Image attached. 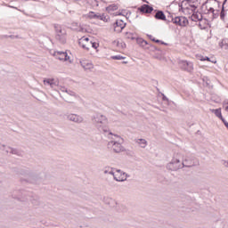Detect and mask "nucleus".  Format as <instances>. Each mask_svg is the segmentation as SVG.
Wrapping results in <instances>:
<instances>
[{
    "label": "nucleus",
    "instance_id": "nucleus-1",
    "mask_svg": "<svg viewBox=\"0 0 228 228\" xmlns=\"http://www.w3.org/2000/svg\"><path fill=\"white\" fill-rule=\"evenodd\" d=\"M40 173H37L35 171L27 170L21 173V176L20 178V183H28L30 184H35L40 181Z\"/></svg>",
    "mask_w": 228,
    "mask_h": 228
},
{
    "label": "nucleus",
    "instance_id": "nucleus-2",
    "mask_svg": "<svg viewBox=\"0 0 228 228\" xmlns=\"http://www.w3.org/2000/svg\"><path fill=\"white\" fill-rule=\"evenodd\" d=\"M93 123L94 124V126L100 130V131H103L104 133H106V127L104 126H106L108 124V118H106V116L101 114V113H96L93 116Z\"/></svg>",
    "mask_w": 228,
    "mask_h": 228
},
{
    "label": "nucleus",
    "instance_id": "nucleus-3",
    "mask_svg": "<svg viewBox=\"0 0 228 228\" xmlns=\"http://www.w3.org/2000/svg\"><path fill=\"white\" fill-rule=\"evenodd\" d=\"M117 141H110L108 143V147L110 149H112L113 152H116V154H118L120 152H124V151H126V148H124V146H122V144L118 142H123V138H121L118 135H114Z\"/></svg>",
    "mask_w": 228,
    "mask_h": 228
},
{
    "label": "nucleus",
    "instance_id": "nucleus-4",
    "mask_svg": "<svg viewBox=\"0 0 228 228\" xmlns=\"http://www.w3.org/2000/svg\"><path fill=\"white\" fill-rule=\"evenodd\" d=\"M55 38L61 44L67 43V30L61 25H54Z\"/></svg>",
    "mask_w": 228,
    "mask_h": 228
},
{
    "label": "nucleus",
    "instance_id": "nucleus-5",
    "mask_svg": "<svg viewBox=\"0 0 228 228\" xmlns=\"http://www.w3.org/2000/svg\"><path fill=\"white\" fill-rule=\"evenodd\" d=\"M167 168L172 172H177V170L183 168V162H181V155H176L174 157L172 160L167 165Z\"/></svg>",
    "mask_w": 228,
    "mask_h": 228
},
{
    "label": "nucleus",
    "instance_id": "nucleus-6",
    "mask_svg": "<svg viewBox=\"0 0 228 228\" xmlns=\"http://www.w3.org/2000/svg\"><path fill=\"white\" fill-rule=\"evenodd\" d=\"M195 10H197V5L191 3V20H193L194 22L199 21L200 28H206L202 26V13L195 12Z\"/></svg>",
    "mask_w": 228,
    "mask_h": 228
},
{
    "label": "nucleus",
    "instance_id": "nucleus-7",
    "mask_svg": "<svg viewBox=\"0 0 228 228\" xmlns=\"http://www.w3.org/2000/svg\"><path fill=\"white\" fill-rule=\"evenodd\" d=\"M170 22H173L175 26H181L183 28L188 26V19L184 16L170 17L167 20V24H170Z\"/></svg>",
    "mask_w": 228,
    "mask_h": 228
},
{
    "label": "nucleus",
    "instance_id": "nucleus-8",
    "mask_svg": "<svg viewBox=\"0 0 228 228\" xmlns=\"http://www.w3.org/2000/svg\"><path fill=\"white\" fill-rule=\"evenodd\" d=\"M67 120H69V122H74L75 124H83V121L85 118L81 115L77 114H67Z\"/></svg>",
    "mask_w": 228,
    "mask_h": 228
},
{
    "label": "nucleus",
    "instance_id": "nucleus-9",
    "mask_svg": "<svg viewBox=\"0 0 228 228\" xmlns=\"http://www.w3.org/2000/svg\"><path fill=\"white\" fill-rule=\"evenodd\" d=\"M178 63L183 70H186V72H193V62L188 61H179Z\"/></svg>",
    "mask_w": 228,
    "mask_h": 228
},
{
    "label": "nucleus",
    "instance_id": "nucleus-10",
    "mask_svg": "<svg viewBox=\"0 0 228 228\" xmlns=\"http://www.w3.org/2000/svg\"><path fill=\"white\" fill-rule=\"evenodd\" d=\"M182 164L183 168H190L191 167H197L198 162L195 160V157H187L183 160Z\"/></svg>",
    "mask_w": 228,
    "mask_h": 228
},
{
    "label": "nucleus",
    "instance_id": "nucleus-11",
    "mask_svg": "<svg viewBox=\"0 0 228 228\" xmlns=\"http://www.w3.org/2000/svg\"><path fill=\"white\" fill-rule=\"evenodd\" d=\"M118 175H114V181H117L118 183H124V181H127V174L125 172H122L120 169H117Z\"/></svg>",
    "mask_w": 228,
    "mask_h": 228
},
{
    "label": "nucleus",
    "instance_id": "nucleus-12",
    "mask_svg": "<svg viewBox=\"0 0 228 228\" xmlns=\"http://www.w3.org/2000/svg\"><path fill=\"white\" fill-rule=\"evenodd\" d=\"M53 56L61 61H67L69 60V54L66 52H54Z\"/></svg>",
    "mask_w": 228,
    "mask_h": 228
},
{
    "label": "nucleus",
    "instance_id": "nucleus-13",
    "mask_svg": "<svg viewBox=\"0 0 228 228\" xmlns=\"http://www.w3.org/2000/svg\"><path fill=\"white\" fill-rule=\"evenodd\" d=\"M115 24L116 26H114V31H117V33H121L122 29L126 28V22H124L122 20H118Z\"/></svg>",
    "mask_w": 228,
    "mask_h": 228
},
{
    "label": "nucleus",
    "instance_id": "nucleus-14",
    "mask_svg": "<svg viewBox=\"0 0 228 228\" xmlns=\"http://www.w3.org/2000/svg\"><path fill=\"white\" fill-rule=\"evenodd\" d=\"M80 65L83 67L84 70H92V69H94V64L90 61H80Z\"/></svg>",
    "mask_w": 228,
    "mask_h": 228
},
{
    "label": "nucleus",
    "instance_id": "nucleus-15",
    "mask_svg": "<svg viewBox=\"0 0 228 228\" xmlns=\"http://www.w3.org/2000/svg\"><path fill=\"white\" fill-rule=\"evenodd\" d=\"M154 8L149 4H143L139 8V12L142 13H152Z\"/></svg>",
    "mask_w": 228,
    "mask_h": 228
},
{
    "label": "nucleus",
    "instance_id": "nucleus-16",
    "mask_svg": "<svg viewBox=\"0 0 228 228\" xmlns=\"http://www.w3.org/2000/svg\"><path fill=\"white\" fill-rule=\"evenodd\" d=\"M154 17L157 20H165L166 22H167L168 20H167V16L165 15V12H163V11H157Z\"/></svg>",
    "mask_w": 228,
    "mask_h": 228
},
{
    "label": "nucleus",
    "instance_id": "nucleus-17",
    "mask_svg": "<svg viewBox=\"0 0 228 228\" xmlns=\"http://www.w3.org/2000/svg\"><path fill=\"white\" fill-rule=\"evenodd\" d=\"M205 13L208 15H210V19L213 20V19H216L218 17V12H215V9L213 7H208L207 9V12L205 11Z\"/></svg>",
    "mask_w": 228,
    "mask_h": 228
},
{
    "label": "nucleus",
    "instance_id": "nucleus-18",
    "mask_svg": "<svg viewBox=\"0 0 228 228\" xmlns=\"http://www.w3.org/2000/svg\"><path fill=\"white\" fill-rule=\"evenodd\" d=\"M134 142L141 147V149H145L147 147V140L145 139H134Z\"/></svg>",
    "mask_w": 228,
    "mask_h": 228
},
{
    "label": "nucleus",
    "instance_id": "nucleus-19",
    "mask_svg": "<svg viewBox=\"0 0 228 228\" xmlns=\"http://www.w3.org/2000/svg\"><path fill=\"white\" fill-rule=\"evenodd\" d=\"M5 152H7V154L9 153V154H15L16 156H20V151L12 147H6Z\"/></svg>",
    "mask_w": 228,
    "mask_h": 228
},
{
    "label": "nucleus",
    "instance_id": "nucleus-20",
    "mask_svg": "<svg viewBox=\"0 0 228 228\" xmlns=\"http://www.w3.org/2000/svg\"><path fill=\"white\" fill-rule=\"evenodd\" d=\"M44 85H48L49 86H51V88H54L57 84L56 82H54V79L45 78L44 80Z\"/></svg>",
    "mask_w": 228,
    "mask_h": 228
},
{
    "label": "nucleus",
    "instance_id": "nucleus-21",
    "mask_svg": "<svg viewBox=\"0 0 228 228\" xmlns=\"http://www.w3.org/2000/svg\"><path fill=\"white\" fill-rule=\"evenodd\" d=\"M210 111L212 113H214L216 115V117H217L218 118H220L221 120L224 119V117L222 116V109H212L210 110Z\"/></svg>",
    "mask_w": 228,
    "mask_h": 228
},
{
    "label": "nucleus",
    "instance_id": "nucleus-22",
    "mask_svg": "<svg viewBox=\"0 0 228 228\" xmlns=\"http://www.w3.org/2000/svg\"><path fill=\"white\" fill-rule=\"evenodd\" d=\"M107 12H115L117 10H118V5L113 4H110L109 5L107 8H106Z\"/></svg>",
    "mask_w": 228,
    "mask_h": 228
},
{
    "label": "nucleus",
    "instance_id": "nucleus-23",
    "mask_svg": "<svg viewBox=\"0 0 228 228\" xmlns=\"http://www.w3.org/2000/svg\"><path fill=\"white\" fill-rule=\"evenodd\" d=\"M80 47H82V49H86V51H90V47H92V43H82L79 44Z\"/></svg>",
    "mask_w": 228,
    "mask_h": 228
},
{
    "label": "nucleus",
    "instance_id": "nucleus-24",
    "mask_svg": "<svg viewBox=\"0 0 228 228\" xmlns=\"http://www.w3.org/2000/svg\"><path fill=\"white\" fill-rule=\"evenodd\" d=\"M61 92L64 93V94H68V95H71L72 97H74V95H76V93L65 88V87H62L61 89Z\"/></svg>",
    "mask_w": 228,
    "mask_h": 228
},
{
    "label": "nucleus",
    "instance_id": "nucleus-25",
    "mask_svg": "<svg viewBox=\"0 0 228 228\" xmlns=\"http://www.w3.org/2000/svg\"><path fill=\"white\" fill-rule=\"evenodd\" d=\"M220 46L222 47V49H228V38L223 39Z\"/></svg>",
    "mask_w": 228,
    "mask_h": 228
},
{
    "label": "nucleus",
    "instance_id": "nucleus-26",
    "mask_svg": "<svg viewBox=\"0 0 228 228\" xmlns=\"http://www.w3.org/2000/svg\"><path fill=\"white\" fill-rule=\"evenodd\" d=\"M200 61H211V63H216V61H211V59L208 56H200L199 58Z\"/></svg>",
    "mask_w": 228,
    "mask_h": 228
},
{
    "label": "nucleus",
    "instance_id": "nucleus-27",
    "mask_svg": "<svg viewBox=\"0 0 228 228\" xmlns=\"http://www.w3.org/2000/svg\"><path fill=\"white\" fill-rule=\"evenodd\" d=\"M126 38H127L128 40H136V37L131 32L126 33Z\"/></svg>",
    "mask_w": 228,
    "mask_h": 228
},
{
    "label": "nucleus",
    "instance_id": "nucleus-28",
    "mask_svg": "<svg viewBox=\"0 0 228 228\" xmlns=\"http://www.w3.org/2000/svg\"><path fill=\"white\" fill-rule=\"evenodd\" d=\"M88 43H92V41L88 37H82L78 42V44H88Z\"/></svg>",
    "mask_w": 228,
    "mask_h": 228
},
{
    "label": "nucleus",
    "instance_id": "nucleus-29",
    "mask_svg": "<svg viewBox=\"0 0 228 228\" xmlns=\"http://www.w3.org/2000/svg\"><path fill=\"white\" fill-rule=\"evenodd\" d=\"M117 45L118 47H119L120 49H126V43L122 42V41H118L117 42Z\"/></svg>",
    "mask_w": 228,
    "mask_h": 228
},
{
    "label": "nucleus",
    "instance_id": "nucleus-30",
    "mask_svg": "<svg viewBox=\"0 0 228 228\" xmlns=\"http://www.w3.org/2000/svg\"><path fill=\"white\" fill-rule=\"evenodd\" d=\"M111 60H126V57L122 55H114V56H111Z\"/></svg>",
    "mask_w": 228,
    "mask_h": 228
},
{
    "label": "nucleus",
    "instance_id": "nucleus-31",
    "mask_svg": "<svg viewBox=\"0 0 228 228\" xmlns=\"http://www.w3.org/2000/svg\"><path fill=\"white\" fill-rule=\"evenodd\" d=\"M137 42H138V44H141L142 45H147V41H145L142 38L137 39Z\"/></svg>",
    "mask_w": 228,
    "mask_h": 228
},
{
    "label": "nucleus",
    "instance_id": "nucleus-32",
    "mask_svg": "<svg viewBox=\"0 0 228 228\" xmlns=\"http://www.w3.org/2000/svg\"><path fill=\"white\" fill-rule=\"evenodd\" d=\"M220 17H221V20H224V19H225V12L224 11V7H223V9L221 11Z\"/></svg>",
    "mask_w": 228,
    "mask_h": 228
},
{
    "label": "nucleus",
    "instance_id": "nucleus-33",
    "mask_svg": "<svg viewBox=\"0 0 228 228\" xmlns=\"http://www.w3.org/2000/svg\"><path fill=\"white\" fill-rule=\"evenodd\" d=\"M87 17H88V19H94V18H95V12H90L87 14Z\"/></svg>",
    "mask_w": 228,
    "mask_h": 228
},
{
    "label": "nucleus",
    "instance_id": "nucleus-34",
    "mask_svg": "<svg viewBox=\"0 0 228 228\" xmlns=\"http://www.w3.org/2000/svg\"><path fill=\"white\" fill-rule=\"evenodd\" d=\"M91 47H93V49H97V47H99V44L91 41Z\"/></svg>",
    "mask_w": 228,
    "mask_h": 228
},
{
    "label": "nucleus",
    "instance_id": "nucleus-35",
    "mask_svg": "<svg viewBox=\"0 0 228 228\" xmlns=\"http://www.w3.org/2000/svg\"><path fill=\"white\" fill-rule=\"evenodd\" d=\"M152 42H156V44H162V45H167V44L165 43V42H163V41H160L159 39H152Z\"/></svg>",
    "mask_w": 228,
    "mask_h": 228
},
{
    "label": "nucleus",
    "instance_id": "nucleus-36",
    "mask_svg": "<svg viewBox=\"0 0 228 228\" xmlns=\"http://www.w3.org/2000/svg\"><path fill=\"white\" fill-rule=\"evenodd\" d=\"M100 20H103L104 22H108V19L106 18V16H104V14L101 15Z\"/></svg>",
    "mask_w": 228,
    "mask_h": 228
},
{
    "label": "nucleus",
    "instance_id": "nucleus-37",
    "mask_svg": "<svg viewBox=\"0 0 228 228\" xmlns=\"http://www.w3.org/2000/svg\"><path fill=\"white\" fill-rule=\"evenodd\" d=\"M101 16L102 15L100 13H97V14L94 13V19H96L98 20H101V19H102Z\"/></svg>",
    "mask_w": 228,
    "mask_h": 228
},
{
    "label": "nucleus",
    "instance_id": "nucleus-38",
    "mask_svg": "<svg viewBox=\"0 0 228 228\" xmlns=\"http://www.w3.org/2000/svg\"><path fill=\"white\" fill-rule=\"evenodd\" d=\"M109 174L110 175H113L114 178H115V175H118L117 174H115V172H113V170H110Z\"/></svg>",
    "mask_w": 228,
    "mask_h": 228
},
{
    "label": "nucleus",
    "instance_id": "nucleus-39",
    "mask_svg": "<svg viewBox=\"0 0 228 228\" xmlns=\"http://www.w3.org/2000/svg\"><path fill=\"white\" fill-rule=\"evenodd\" d=\"M222 122H224L225 127H227V129H228V122L225 120V118H224V119L222 120Z\"/></svg>",
    "mask_w": 228,
    "mask_h": 228
},
{
    "label": "nucleus",
    "instance_id": "nucleus-40",
    "mask_svg": "<svg viewBox=\"0 0 228 228\" xmlns=\"http://www.w3.org/2000/svg\"><path fill=\"white\" fill-rule=\"evenodd\" d=\"M224 166L226 167V168H228V161L227 160L224 161Z\"/></svg>",
    "mask_w": 228,
    "mask_h": 228
},
{
    "label": "nucleus",
    "instance_id": "nucleus-41",
    "mask_svg": "<svg viewBox=\"0 0 228 228\" xmlns=\"http://www.w3.org/2000/svg\"><path fill=\"white\" fill-rule=\"evenodd\" d=\"M103 173H104V174H110V169L105 168V169L103 170Z\"/></svg>",
    "mask_w": 228,
    "mask_h": 228
},
{
    "label": "nucleus",
    "instance_id": "nucleus-42",
    "mask_svg": "<svg viewBox=\"0 0 228 228\" xmlns=\"http://www.w3.org/2000/svg\"><path fill=\"white\" fill-rule=\"evenodd\" d=\"M162 99H163V101H168V98H167V96H165V94H163Z\"/></svg>",
    "mask_w": 228,
    "mask_h": 228
},
{
    "label": "nucleus",
    "instance_id": "nucleus-43",
    "mask_svg": "<svg viewBox=\"0 0 228 228\" xmlns=\"http://www.w3.org/2000/svg\"><path fill=\"white\" fill-rule=\"evenodd\" d=\"M155 58H157V60H161V55H156Z\"/></svg>",
    "mask_w": 228,
    "mask_h": 228
},
{
    "label": "nucleus",
    "instance_id": "nucleus-44",
    "mask_svg": "<svg viewBox=\"0 0 228 228\" xmlns=\"http://www.w3.org/2000/svg\"><path fill=\"white\" fill-rule=\"evenodd\" d=\"M11 38H19V36H10Z\"/></svg>",
    "mask_w": 228,
    "mask_h": 228
},
{
    "label": "nucleus",
    "instance_id": "nucleus-45",
    "mask_svg": "<svg viewBox=\"0 0 228 228\" xmlns=\"http://www.w3.org/2000/svg\"><path fill=\"white\" fill-rule=\"evenodd\" d=\"M223 104H224V106H225L226 104H228V100H225Z\"/></svg>",
    "mask_w": 228,
    "mask_h": 228
},
{
    "label": "nucleus",
    "instance_id": "nucleus-46",
    "mask_svg": "<svg viewBox=\"0 0 228 228\" xmlns=\"http://www.w3.org/2000/svg\"><path fill=\"white\" fill-rule=\"evenodd\" d=\"M150 40H156V38H154L152 36H150Z\"/></svg>",
    "mask_w": 228,
    "mask_h": 228
},
{
    "label": "nucleus",
    "instance_id": "nucleus-47",
    "mask_svg": "<svg viewBox=\"0 0 228 228\" xmlns=\"http://www.w3.org/2000/svg\"><path fill=\"white\" fill-rule=\"evenodd\" d=\"M225 111H228V106H225Z\"/></svg>",
    "mask_w": 228,
    "mask_h": 228
},
{
    "label": "nucleus",
    "instance_id": "nucleus-48",
    "mask_svg": "<svg viewBox=\"0 0 228 228\" xmlns=\"http://www.w3.org/2000/svg\"><path fill=\"white\" fill-rule=\"evenodd\" d=\"M144 3H148L147 1H145V0H142Z\"/></svg>",
    "mask_w": 228,
    "mask_h": 228
},
{
    "label": "nucleus",
    "instance_id": "nucleus-49",
    "mask_svg": "<svg viewBox=\"0 0 228 228\" xmlns=\"http://www.w3.org/2000/svg\"><path fill=\"white\" fill-rule=\"evenodd\" d=\"M118 15H122V12H119Z\"/></svg>",
    "mask_w": 228,
    "mask_h": 228
},
{
    "label": "nucleus",
    "instance_id": "nucleus-50",
    "mask_svg": "<svg viewBox=\"0 0 228 228\" xmlns=\"http://www.w3.org/2000/svg\"><path fill=\"white\" fill-rule=\"evenodd\" d=\"M18 199H20V196H18Z\"/></svg>",
    "mask_w": 228,
    "mask_h": 228
}]
</instances>
